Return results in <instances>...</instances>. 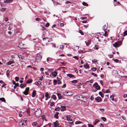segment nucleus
<instances>
[{"label": "nucleus", "instance_id": "nucleus-3", "mask_svg": "<svg viewBox=\"0 0 127 127\" xmlns=\"http://www.w3.org/2000/svg\"><path fill=\"white\" fill-rule=\"evenodd\" d=\"M42 57L40 54H37L36 55L35 58V60L37 62H39L41 60Z\"/></svg>", "mask_w": 127, "mask_h": 127}, {"label": "nucleus", "instance_id": "nucleus-11", "mask_svg": "<svg viewBox=\"0 0 127 127\" xmlns=\"http://www.w3.org/2000/svg\"><path fill=\"white\" fill-rule=\"evenodd\" d=\"M66 118H67V120L68 121H72V119L70 118V115H67L66 116Z\"/></svg>", "mask_w": 127, "mask_h": 127}, {"label": "nucleus", "instance_id": "nucleus-4", "mask_svg": "<svg viewBox=\"0 0 127 127\" xmlns=\"http://www.w3.org/2000/svg\"><path fill=\"white\" fill-rule=\"evenodd\" d=\"M64 95L70 96L73 94V93L72 92H65L64 93Z\"/></svg>", "mask_w": 127, "mask_h": 127}, {"label": "nucleus", "instance_id": "nucleus-43", "mask_svg": "<svg viewBox=\"0 0 127 127\" xmlns=\"http://www.w3.org/2000/svg\"><path fill=\"white\" fill-rule=\"evenodd\" d=\"M29 89V87H27L26 88L25 91L27 92H28V93Z\"/></svg>", "mask_w": 127, "mask_h": 127}, {"label": "nucleus", "instance_id": "nucleus-54", "mask_svg": "<svg viewBox=\"0 0 127 127\" xmlns=\"http://www.w3.org/2000/svg\"><path fill=\"white\" fill-rule=\"evenodd\" d=\"M49 24L48 23H47L45 25V26L47 27H49Z\"/></svg>", "mask_w": 127, "mask_h": 127}, {"label": "nucleus", "instance_id": "nucleus-39", "mask_svg": "<svg viewBox=\"0 0 127 127\" xmlns=\"http://www.w3.org/2000/svg\"><path fill=\"white\" fill-rule=\"evenodd\" d=\"M92 62L94 63H97V61L96 59H95L92 60Z\"/></svg>", "mask_w": 127, "mask_h": 127}, {"label": "nucleus", "instance_id": "nucleus-31", "mask_svg": "<svg viewBox=\"0 0 127 127\" xmlns=\"http://www.w3.org/2000/svg\"><path fill=\"white\" fill-rule=\"evenodd\" d=\"M57 96H58V97L59 99H60L62 98V96L59 93H58L57 94Z\"/></svg>", "mask_w": 127, "mask_h": 127}, {"label": "nucleus", "instance_id": "nucleus-34", "mask_svg": "<svg viewBox=\"0 0 127 127\" xmlns=\"http://www.w3.org/2000/svg\"><path fill=\"white\" fill-rule=\"evenodd\" d=\"M82 123V122L80 121H77L75 122V124L77 125L80 124H81Z\"/></svg>", "mask_w": 127, "mask_h": 127}, {"label": "nucleus", "instance_id": "nucleus-8", "mask_svg": "<svg viewBox=\"0 0 127 127\" xmlns=\"http://www.w3.org/2000/svg\"><path fill=\"white\" fill-rule=\"evenodd\" d=\"M14 63V61L13 60H12V61H9L8 62L6 63V64L8 65H10Z\"/></svg>", "mask_w": 127, "mask_h": 127}, {"label": "nucleus", "instance_id": "nucleus-62", "mask_svg": "<svg viewBox=\"0 0 127 127\" xmlns=\"http://www.w3.org/2000/svg\"><path fill=\"white\" fill-rule=\"evenodd\" d=\"M66 87V84H64V85L62 86V88H65Z\"/></svg>", "mask_w": 127, "mask_h": 127}, {"label": "nucleus", "instance_id": "nucleus-16", "mask_svg": "<svg viewBox=\"0 0 127 127\" xmlns=\"http://www.w3.org/2000/svg\"><path fill=\"white\" fill-rule=\"evenodd\" d=\"M36 94V93L35 92V90H33V91L32 93V97H34L35 96V95Z\"/></svg>", "mask_w": 127, "mask_h": 127}, {"label": "nucleus", "instance_id": "nucleus-64", "mask_svg": "<svg viewBox=\"0 0 127 127\" xmlns=\"http://www.w3.org/2000/svg\"><path fill=\"white\" fill-rule=\"evenodd\" d=\"M100 127H103V124L102 123H101L100 124Z\"/></svg>", "mask_w": 127, "mask_h": 127}, {"label": "nucleus", "instance_id": "nucleus-30", "mask_svg": "<svg viewBox=\"0 0 127 127\" xmlns=\"http://www.w3.org/2000/svg\"><path fill=\"white\" fill-rule=\"evenodd\" d=\"M83 5L84 6H88V4L86 2H83L82 3Z\"/></svg>", "mask_w": 127, "mask_h": 127}, {"label": "nucleus", "instance_id": "nucleus-9", "mask_svg": "<svg viewBox=\"0 0 127 127\" xmlns=\"http://www.w3.org/2000/svg\"><path fill=\"white\" fill-rule=\"evenodd\" d=\"M27 84L26 83H24L23 84H21L20 85V87L21 88H23L24 87H26Z\"/></svg>", "mask_w": 127, "mask_h": 127}, {"label": "nucleus", "instance_id": "nucleus-12", "mask_svg": "<svg viewBox=\"0 0 127 127\" xmlns=\"http://www.w3.org/2000/svg\"><path fill=\"white\" fill-rule=\"evenodd\" d=\"M101 98L100 97H97L95 98V100L97 102H100L101 101Z\"/></svg>", "mask_w": 127, "mask_h": 127}, {"label": "nucleus", "instance_id": "nucleus-25", "mask_svg": "<svg viewBox=\"0 0 127 127\" xmlns=\"http://www.w3.org/2000/svg\"><path fill=\"white\" fill-rule=\"evenodd\" d=\"M99 94L102 97H104V94L101 92H99Z\"/></svg>", "mask_w": 127, "mask_h": 127}, {"label": "nucleus", "instance_id": "nucleus-36", "mask_svg": "<svg viewBox=\"0 0 127 127\" xmlns=\"http://www.w3.org/2000/svg\"><path fill=\"white\" fill-rule=\"evenodd\" d=\"M101 119L104 122H105L106 120V118L103 117H101Z\"/></svg>", "mask_w": 127, "mask_h": 127}, {"label": "nucleus", "instance_id": "nucleus-40", "mask_svg": "<svg viewBox=\"0 0 127 127\" xmlns=\"http://www.w3.org/2000/svg\"><path fill=\"white\" fill-rule=\"evenodd\" d=\"M71 82L73 83H76L77 82V81L76 80H75L72 81Z\"/></svg>", "mask_w": 127, "mask_h": 127}, {"label": "nucleus", "instance_id": "nucleus-22", "mask_svg": "<svg viewBox=\"0 0 127 127\" xmlns=\"http://www.w3.org/2000/svg\"><path fill=\"white\" fill-rule=\"evenodd\" d=\"M56 127H61V125L58 123L57 121H56Z\"/></svg>", "mask_w": 127, "mask_h": 127}, {"label": "nucleus", "instance_id": "nucleus-10", "mask_svg": "<svg viewBox=\"0 0 127 127\" xmlns=\"http://www.w3.org/2000/svg\"><path fill=\"white\" fill-rule=\"evenodd\" d=\"M47 62L49 61H53V62H52L51 61V62L52 63H54V62L55 61V59H52V58H48L47 59Z\"/></svg>", "mask_w": 127, "mask_h": 127}, {"label": "nucleus", "instance_id": "nucleus-56", "mask_svg": "<svg viewBox=\"0 0 127 127\" xmlns=\"http://www.w3.org/2000/svg\"><path fill=\"white\" fill-rule=\"evenodd\" d=\"M90 99L91 100H92L94 99V97L93 96H92L90 97Z\"/></svg>", "mask_w": 127, "mask_h": 127}, {"label": "nucleus", "instance_id": "nucleus-28", "mask_svg": "<svg viewBox=\"0 0 127 127\" xmlns=\"http://www.w3.org/2000/svg\"><path fill=\"white\" fill-rule=\"evenodd\" d=\"M84 67L86 68H88L89 67V66L87 63L84 65Z\"/></svg>", "mask_w": 127, "mask_h": 127}, {"label": "nucleus", "instance_id": "nucleus-49", "mask_svg": "<svg viewBox=\"0 0 127 127\" xmlns=\"http://www.w3.org/2000/svg\"><path fill=\"white\" fill-rule=\"evenodd\" d=\"M99 110L102 112H103L104 111V109L103 108L100 109Z\"/></svg>", "mask_w": 127, "mask_h": 127}, {"label": "nucleus", "instance_id": "nucleus-27", "mask_svg": "<svg viewBox=\"0 0 127 127\" xmlns=\"http://www.w3.org/2000/svg\"><path fill=\"white\" fill-rule=\"evenodd\" d=\"M41 118L43 120H45L46 121L47 120L46 119H45V117L44 115H42L41 116Z\"/></svg>", "mask_w": 127, "mask_h": 127}, {"label": "nucleus", "instance_id": "nucleus-7", "mask_svg": "<svg viewBox=\"0 0 127 127\" xmlns=\"http://www.w3.org/2000/svg\"><path fill=\"white\" fill-rule=\"evenodd\" d=\"M45 97H46L45 100H47L50 97V96L49 95V94L47 92H46L45 93Z\"/></svg>", "mask_w": 127, "mask_h": 127}, {"label": "nucleus", "instance_id": "nucleus-60", "mask_svg": "<svg viewBox=\"0 0 127 127\" xmlns=\"http://www.w3.org/2000/svg\"><path fill=\"white\" fill-rule=\"evenodd\" d=\"M15 85L16 87H18L19 86V84L18 83H16Z\"/></svg>", "mask_w": 127, "mask_h": 127}, {"label": "nucleus", "instance_id": "nucleus-58", "mask_svg": "<svg viewBox=\"0 0 127 127\" xmlns=\"http://www.w3.org/2000/svg\"><path fill=\"white\" fill-rule=\"evenodd\" d=\"M8 30L11 31L12 29V28L11 27L9 26L8 27Z\"/></svg>", "mask_w": 127, "mask_h": 127}, {"label": "nucleus", "instance_id": "nucleus-17", "mask_svg": "<svg viewBox=\"0 0 127 127\" xmlns=\"http://www.w3.org/2000/svg\"><path fill=\"white\" fill-rule=\"evenodd\" d=\"M67 76L70 78L75 77V76L74 75L70 74H68L67 75Z\"/></svg>", "mask_w": 127, "mask_h": 127}, {"label": "nucleus", "instance_id": "nucleus-5", "mask_svg": "<svg viewBox=\"0 0 127 127\" xmlns=\"http://www.w3.org/2000/svg\"><path fill=\"white\" fill-rule=\"evenodd\" d=\"M93 86L97 90H99L100 89V86L96 82L95 84H94Z\"/></svg>", "mask_w": 127, "mask_h": 127}, {"label": "nucleus", "instance_id": "nucleus-29", "mask_svg": "<svg viewBox=\"0 0 127 127\" xmlns=\"http://www.w3.org/2000/svg\"><path fill=\"white\" fill-rule=\"evenodd\" d=\"M98 120L97 119H96L95 120V122L94 123V125H95L98 122Z\"/></svg>", "mask_w": 127, "mask_h": 127}, {"label": "nucleus", "instance_id": "nucleus-26", "mask_svg": "<svg viewBox=\"0 0 127 127\" xmlns=\"http://www.w3.org/2000/svg\"><path fill=\"white\" fill-rule=\"evenodd\" d=\"M118 44L117 42H115L113 44V46L115 47H116L118 46Z\"/></svg>", "mask_w": 127, "mask_h": 127}, {"label": "nucleus", "instance_id": "nucleus-44", "mask_svg": "<svg viewBox=\"0 0 127 127\" xmlns=\"http://www.w3.org/2000/svg\"><path fill=\"white\" fill-rule=\"evenodd\" d=\"M110 98L111 99L112 101L114 100V96L113 95H111L110 96Z\"/></svg>", "mask_w": 127, "mask_h": 127}, {"label": "nucleus", "instance_id": "nucleus-52", "mask_svg": "<svg viewBox=\"0 0 127 127\" xmlns=\"http://www.w3.org/2000/svg\"><path fill=\"white\" fill-rule=\"evenodd\" d=\"M73 58L77 59V60H78V57L77 56H74L73 57Z\"/></svg>", "mask_w": 127, "mask_h": 127}, {"label": "nucleus", "instance_id": "nucleus-23", "mask_svg": "<svg viewBox=\"0 0 127 127\" xmlns=\"http://www.w3.org/2000/svg\"><path fill=\"white\" fill-rule=\"evenodd\" d=\"M18 57L20 60H23L24 59V57L21 55L18 56Z\"/></svg>", "mask_w": 127, "mask_h": 127}, {"label": "nucleus", "instance_id": "nucleus-32", "mask_svg": "<svg viewBox=\"0 0 127 127\" xmlns=\"http://www.w3.org/2000/svg\"><path fill=\"white\" fill-rule=\"evenodd\" d=\"M61 83V82L58 79L57 80H56V84L57 83L58 84H59Z\"/></svg>", "mask_w": 127, "mask_h": 127}, {"label": "nucleus", "instance_id": "nucleus-2", "mask_svg": "<svg viewBox=\"0 0 127 127\" xmlns=\"http://www.w3.org/2000/svg\"><path fill=\"white\" fill-rule=\"evenodd\" d=\"M41 113V111L40 109H37L34 112V114L37 117H39L40 116Z\"/></svg>", "mask_w": 127, "mask_h": 127}, {"label": "nucleus", "instance_id": "nucleus-59", "mask_svg": "<svg viewBox=\"0 0 127 127\" xmlns=\"http://www.w3.org/2000/svg\"><path fill=\"white\" fill-rule=\"evenodd\" d=\"M87 18V17H82L81 18V19L82 20H83V19H85Z\"/></svg>", "mask_w": 127, "mask_h": 127}, {"label": "nucleus", "instance_id": "nucleus-33", "mask_svg": "<svg viewBox=\"0 0 127 127\" xmlns=\"http://www.w3.org/2000/svg\"><path fill=\"white\" fill-rule=\"evenodd\" d=\"M98 46L97 45H95V46L94 47V49H96V50H97L98 49Z\"/></svg>", "mask_w": 127, "mask_h": 127}, {"label": "nucleus", "instance_id": "nucleus-35", "mask_svg": "<svg viewBox=\"0 0 127 127\" xmlns=\"http://www.w3.org/2000/svg\"><path fill=\"white\" fill-rule=\"evenodd\" d=\"M9 71L8 70H7V71L6 72V75L7 77H9Z\"/></svg>", "mask_w": 127, "mask_h": 127}, {"label": "nucleus", "instance_id": "nucleus-51", "mask_svg": "<svg viewBox=\"0 0 127 127\" xmlns=\"http://www.w3.org/2000/svg\"><path fill=\"white\" fill-rule=\"evenodd\" d=\"M40 20H41L39 18H37L35 19V20L36 21H40Z\"/></svg>", "mask_w": 127, "mask_h": 127}, {"label": "nucleus", "instance_id": "nucleus-14", "mask_svg": "<svg viewBox=\"0 0 127 127\" xmlns=\"http://www.w3.org/2000/svg\"><path fill=\"white\" fill-rule=\"evenodd\" d=\"M41 84V82L40 81H38V82H35L34 84L38 86H39Z\"/></svg>", "mask_w": 127, "mask_h": 127}, {"label": "nucleus", "instance_id": "nucleus-21", "mask_svg": "<svg viewBox=\"0 0 127 127\" xmlns=\"http://www.w3.org/2000/svg\"><path fill=\"white\" fill-rule=\"evenodd\" d=\"M0 100H1L2 102H3L5 103H6V101L4 97L0 98Z\"/></svg>", "mask_w": 127, "mask_h": 127}, {"label": "nucleus", "instance_id": "nucleus-19", "mask_svg": "<svg viewBox=\"0 0 127 127\" xmlns=\"http://www.w3.org/2000/svg\"><path fill=\"white\" fill-rule=\"evenodd\" d=\"M32 81L33 80L32 79H29L27 81L26 83L28 84H30L32 83Z\"/></svg>", "mask_w": 127, "mask_h": 127}, {"label": "nucleus", "instance_id": "nucleus-53", "mask_svg": "<svg viewBox=\"0 0 127 127\" xmlns=\"http://www.w3.org/2000/svg\"><path fill=\"white\" fill-rule=\"evenodd\" d=\"M119 61V60L117 59H115L114 60V62L116 63H118Z\"/></svg>", "mask_w": 127, "mask_h": 127}, {"label": "nucleus", "instance_id": "nucleus-18", "mask_svg": "<svg viewBox=\"0 0 127 127\" xmlns=\"http://www.w3.org/2000/svg\"><path fill=\"white\" fill-rule=\"evenodd\" d=\"M12 1V0H4V2L5 3H10Z\"/></svg>", "mask_w": 127, "mask_h": 127}, {"label": "nucleus", "instance_id": "nucleus-61", "mask_svg": "<svg viewBox=\"0 0 127 127\" xmlns=\"http://www.w3.org/2000/svg\"><path fill=\"white\" fill-rule=\"evenodd\" d=\"M60 49H61L62 50H63V49L64 48L63 46V45H61L60 46Z\"/></svg>", "mask_w": 127, "mask_h": 127}, {"label": "nucleus", "instance_id": "nucleus-20", "mask_svg": "<svg viewBox=\"0 0 127 127\" xmlns=\"http://www.w3.org/2000/svg\"><path fill=\"white\" fill-rule=\"evenodd\" d=\"M65 107L64 106H61V111H63L65 110Z\"/></svg>", "mask_w": 127, "mask_h": 127}, {"label": "nucleus", "instance_id": "nucleus-38", "mask_svg": "<svg viewBox=\"0 0 127 127\" xmlns=\"http://www.w3.org/2000/svg\"><path fill=\"white\" fill-rule=\"evenodd\" d=\"M50 105L51 106H55V104H54V102H51Z\"/></svg>", "mask_w": 127, "mask_h": 127}, {"label": "nucleus", "instance_id": "nucleus-6", "mask_svg": "<svg viewBox=\"0 0 127 127\" xmlns=\"http://www.w3.org/2000/svg\"><path fill=\"white\" fill-rule=\"evenodd\" d=\"M53 124H48L47 125L49 127H56V122H54Z\"/></svg>", "mask_w": 127, "mask_h": 127}, {"label": "nucleus", "instance_id": "nucleus-1", "mask_svg": "<svg viewBox=\"0 0 127 127\" xmlns=\"http://www.w3.org/2000/svg\"><path fill=\"white\" fill-rule=\"evenodd\" d=\"M25 119L24 120H22L19 123V125L20 127H23L24 126H26L27 125L26 122L27 120H26Z\"/></svg>", "mask_w": 127, "mask_h": 127}, {"label": "nucleus", "instance_id": "nucleus-45", "mask_svg": "<svg viewBox=\"0 0 127 127\" xmlns=\"http://www.w3.org/2000/svg\"><path fill=\"white\" fill-rule=\"evenodd\" d=\"M19 79V78L17 77H15V81H18Z\"/></svg>", "mask_w": 127, "mask_h": 127}, {"label": "nucleus", "instance_id": "nucleus-47", "mask_svg": "<svg viewBox=\"0 0 127 127\" xmlns=\"http://www.w3.org/2000/svg\"><path fill=\"white\" fill-rule=\"evenodd\" d=\"M88 127H94V126L93 125L89 124H88Z\"/></svg>", "mask_w": 127, "mask_h": 127}, {"label": "nucleus", "instance_id": "nucleus-41", "mask_svg": "<svg viewBox=\"0 0 127 127\" xmlns=\"http://www.w3.org/2000/svg\"><path fill=\"white\" fill-rule=\"evenodd\" d=\"M93 71H95L96 70V68L95 67H92L91 69Z\"/></svg>", "mask_w": 127, "mask_h": 127}, {"label": "nucleus", "instance_id": "nucleus-55", "mask_svg": "<svg viewBox=\"0 0 127 127\" xmlns=\"http://www.w3.org/2000/svg\"><path fill=\"white\" fill-rule=\"evenodd\" d=\"M105 31V33H104V35L105 36H106L107 35V32L106 31Z\"/></svg>", "mask_w": 127, "mask_h": 127}, {"label": "nucleus", "instance_id": "nucleus-57", "mask_svg": "<svg viewBox=\"0 0 127 127\" xmlns=\"http://www.w3.org/2000/svg\"><path fill=\"white\" fill-rule=\"evenodd\" d=\"M41 28H42V31H44L45 30V28L44 27H42Z\"/></svg>", "mask_w": 127, "mask_h": 127}, {"label": "nucleus", "instance_id": "nucleus-50", "mask_svg": "<svg viewBox=\"0 0 127 127\" xmlns=\"http://www.w3.org/2000/svg\"><path fill=\"white\" fill-rule=\"evenodd\" d=\"M124 34L125 35H127V31L126 30L124 32Z\"/></svg>", "mask_w": 127, "mask_h": 127}, {"label": "nucleus", "instance_id": "nucleus-48", "mask_svg": "<svg viewBox=\"0 0 127 127\" xmlns=\"http://www.w3.org/2000/svg\"><path fill=\"white\" fill-rule=\"evenodd\" d=\"M52 98L53 99H56V96L54 95H53L52 96Z\"/></svg>", "mask_w": 127, "mask_h": 127}, {"label": "nucleus", "instance_id": "nucleus-42", "mask_svg": "<svg viewBox=\"0 0 127 127\" xmlns=\"http://www.w3.org/2000/svg\"><path fill=\"white\" fill-rule=\"evenodd\" d=\"M23 93L24 94L26 95H27L28 94V92L25 91H24L23 92Z\"/></svg>", "mask_w": 127, "mask_h": 127}, {"label": "nucleus", "instance_id": "nucleus-46", "mask_svg": "<svg viewBox=\"0 0 127 127\" xmlns=\"http://www.w3.org/2000/svg\"><path fill=\"white\" fill-rule=\"evenodd\" d=\"M91 74L94 75L96 77H97V75L96 74L94 73H91Z\"/></svg>", "mask_w": 127, "mask_h": 127}, {"label": "nucleus", "instance_id": "nucleus-63", "mask_svg": "<svg viewBox=\"0 0 127 127\" xmlns=\"http://www.w3.org/2000/svg\"><path fill=\"white\" fill-rule=\"evenodd\" d=\"M123 97L124 98L127 97V94H125L124 95H123Z\"/></svg>", "mask_w": 127, "mask_h": 127}, {"label": "nucleus", "instance_id": "nucleus-37", "mask_svg": "<svg viewBox=\"0 0 127 127\" xmlns=\"http://www.w3.org/2000/svg\"><path fill=\"white\" fill-rule=\"evenodd\" d=\"M79 33H81V34L82 35H84V33L81 30H79Z\"/></svg>", "mask_w": 127, "mask_h": 127}, {"label": "nucleus", "instance_id": "nucleus-24", "mask_svg": "<svg viewBox=\"0 0 127 127\" xmlns=\"http://www.w3.org/2000/svg\"><path fill=\"white\" fill-rule=\"evenodd\" d=\"M37 123L36 122H34L32 124V125L33 126H35L36 127H37L38 126H37Z\"/></svg>", "mask_w": 127, "mask_h": 127}, {"label": "nucleus", "instance_id": "nucleus-15", "mask_svg": "<svg viewBox=\"0 0 127 127\" xmlns=\"http://www.w3.org/2000/svg\"><path fill=\"white\" fill-rule=\"evenodd\" d=\"M108 25H105L103 27V30L105 31L107 29V28Z\"/></svg>", "mask_w": 127, "mask_h": 127}, {"label": "nucleus", "instance_id": "nucleus-13", "mask_svg": "<svg viewBox=\"0 0 127 127\" xmlns=\"http://www.w3.org/2000/svg\"><path fill=\"white\" fill-rule=\"evenodd\" d=\"M49 70H50L49 71L50 72L52 73V74L53 76V77H56V70L53 72V71L51 70V69H49Z\"/></svg>", "mask_w": 127, "mask_h": 127}]
</instances>
